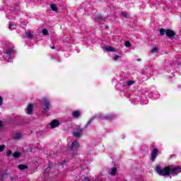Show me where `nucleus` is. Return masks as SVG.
<instances>
[{"instance_id":"nucleus-1","label":"nucleus","mask_w":181,"mask_h":181,"mask_svg":"<svg viewBox=\"0 0 181 181\" xmlns=\"http://www.w3.org/2000/svg\"><path fill=\"white\" fill-rule=\"evenodd\" d=\"M156 171L160 176H168V175H172V176H177L181 172V168L179 166H168L164 169H161L160 166H157Z\"/></svg>"},{"instance_id":"nucleus-2","label":"nucleus","mask_w":181,"mask_h":181,"mask_svg":"<svg viewBox=\"0 0 181 181\" xmlns=\"http://www.w3.org/2000/svg\"><path fill=\"white\" fill-rule=\"evenodd\" d=\"M42 101L45 105L42 112L44 114H46V112H47L49 110H50V102L46 98H43Z\"/></svg>"},{"instance_id":"nucleus-3","label":"nucleus","mask_w":181,"mask_h":181,"mask_svg":"<svg viewBox=\"0 0 181 181\" xmlns=\"http://www.w3.org/2000/svg\"><path fill=\"white\" fill-rule=\"evenodd\" d=\"M83 131H84V128L76 129V131L73 132V135L74 136H75V138H80L81 136H83Z\"/></svg>"},{"instance_id":"nucleus-4","label":"nucleus","mask_w":181,"mask_h":181,"mask_svg":"<svg viewBox=\"0 0 181 181\" xmlns=\"http://www.w3.org/2000/svg\"><path fill=\"white\" fill-rule=\"evenodd\" d=\"M13 53V49L9 48L7 50H6L4 53V59L7 60L8 62H9V59H11V55Z\"/></svg>"},{"instance_id":"nucleus-5","label":"nucleus","mask_w":181,"mask_h":181,"mask_svg":"<svg viewBox=\"0 0 181 181\" xmlns=\"http://www.w3.org/2000/svg\"><path fill=\"white\" fill-rule=\"evenodd\" d=\"M158 153H159V149L153 148L151 152V160L153 162H155V159H156V156H158Z\"/></svg>"},{"instance_id":"nucleus-6","label":"nucleus","mask_w":181,"mask_h":181,"mask_svg":"<svg viewBox=\"0 0 181 181\" xmlns=\"http://www.w3.org/2000/svg\"><path fill=\"white\" fill-rule=\"evenodd\" d=\"M175 35H176V33L173 30H170V29L166 30L165 35L167 36V37H169V39H172V37H175Z\"/></svg>"},{"instance_id":"nucleus-7","label":"nucleus","mask_w":181,"mask_h":181,"mask_svg":"<svg viewBox=\"0 0 181 181\" xmlns=\"http://www.w3.org/2000/svg\"><path fill=\"white\" fill-rule=\"evenodd\" d=\"M78 148H80V145L78 144V142L75 141L71 144L70 149L71 151H76L78 149Z\"/></svg>"},{"instance_id":"nucleus-8","label":"nucleus","mask_w":181,"mask_h":181,"mask_svg":"<svg viewBox=\"0 0 181 181\" xmlns=\"http://www.w3.org/2000/svg\"><path fill=\"white\" fill-rule=\"evenodd\" d=\"M33 111V105L30 104L27 107L26 112L27 114L30 115L32 114Z\"/></svg>"},{"instance_id":"nucleus-9","label":"nucleus","mask_w":181,"mask_h":181,"mask_svg":"<svg viewBox=\"0 0 181 181\" xmlns=\"http://www.w3.org/2000/svg\"><path fill=\"white\" fill-rule=\"evenodd\" d=\"M51 128H56L57 127H59V121L54 119L52 122H51Z\"/></svg>"},{"instance_id":"nucleus-10","label":"nucleus","mask_w":181,"mask_h":181,"mask_svg":"<svg viewBox=\"0 0 181 181\" xmlns=\"http://www.w3.org/2000/svg\"><path fill=\"white\" fill-rule=\"evenodd\" d=\"M105 50H106L107 52H112V53L117 52V49H115V48H113L111 46L105 47Z\"/></svg>"},{"instance_id":"nucleus-11","label":"nucleus","mask_w":181,"mask_h":181,"mask_svg":"<svg viewBox=\"0 0 181 181\" xmlns=\"http://www.w3.org/2000/svg\"><path fill=\"white\" fill-rule=\"evenodd\" d=\"M18 169H19V170H25V169H29V167L26 165L20 164L18 165Z\"/></svg>"},{"instance_id":"nucleus-12","label":"nucleus","mask_w":181,"mask_h":181,"mask_svg":"<svg viewBox=\"0 0 181 181\" xmlns=\"http://www.w3.org/2000/svg\"><path fill=\"white\" fill-rule=\"evenodd\" d=\"M72 115L74 118H78L81 114L80 113V111L75 110L72 112Z\"/></svg>"},{"instance_id":"nucleus-13","label":"nucleus","mask_w":181,"mask_h":181,"mask_svg":"<svg viewBox=\"0 0 181 181\" xmlns=\"http://www.w3.org/2000/svg\"><path fill=\"white\" fill-rule=\"evenodd\" d=\"M13 158H16V159H18V158H21V153L16 151L13 153Z\"/></svg>"},{"instance_id":"nucleus-14","label":"nucleus","mask_w":181,"mask_h":181,"mask_svg":"<svg viewBox=\"0 0 181 181\" xmlns=\"http://www.w3.org/2000/svg\"><path fill=\"white\" fill-rule=\"evenodd\" d=\"M165 33L166 34V30L165 28H161L160 30V36H165Z\"/></svg>"},{"instance_id":"nucleus-15","label":"nucleus","mask_w":181,"mask_h":181,"mask_svg":"<svg viewBox=\"0 0 181 181\" xmlns=\"http://www.w3.org/2000/svg\"><path fill=\"white\" fill-rule=\"evenodd\" d=\"M115 173H117V168H113L112 169V171H111V173H110V175H111L112 176H115Z\"/></svg>"},{"instance_id":"nucleus-16","label":"nucleus","mask_w":181,"mask_h":181,"mask_svg":"<svg viewBox=\"0 0 181 181\" xmlns=\"http://www.w3.org/2000/svg\"><path fill=\"white\" fill-rule=\"evenodd\" d=\"M21 138H22V134H21V133H18L14 136V139H21Z\"/></svg>"},{"instance_id":"nucleus-17","label":"nucleus","mask_w":181,"mask_h":181,"mask_svg":"<svg viewBox=\"0 0 181 181\" xmlns=\"http://www.w3.org/2000/svg\"><path fill=\"white\" fill-rule=\"evenodd\" d=\"M50 8L52 11H57V6H56V4H51Z\"/></svg>"},{"instance_id":"nucleus-18","label":"nucleus","mask_w":181,"mask_h":181,"mask_svg":"<svg viewBox=\"0 0 181 181\" xmlns=\"http://www.w3.org/2000/svg\"><path fill=\"white\" fill-rule=\"evenodd\" d=\"M42 35H49V30H47V29H43L42 30Z\"/></svg>"},{"instance_id":"nucleus-19","label":"nucleus","mask_w":181,"mask_h":181,"mask_svg":"<svg viewBox=\"0 0 181 181\" xmlns=\"http://www.w3.org/2000/svg\"><path fill=\"white\" fill-rule=\"evenodd\" d=\"M124 46H125L126 47H131V42H130L129 41H126V42H124Z\"/></svg>"},{"instance_id":"nucleus-20","label":"nucleus","mask_w":181,"mask_h":181,"mask_svg":"<svg viewBox=\"0 0 181 181\" xmlns=\"http://www.w3.org/2000/svg\"><path fill=\"white\" fill-rule=\"evenodd\" d=\"M127 84V86H132L133 84H135V81H128Z\"/></svg>"},{"instance_id":"nucleus-21","label":"nucleus","mask_w":181,"mask_h":181,"mask_svg":"<svg viewBox=\"0 0 181 181\" xmlns=\"http://www.w3.org/2000/svg\"><path fill=\"white\" fill-rule=\"evenodd\" d=\"M25 37L27 39H30V37H32V34L30 33H25Z\"/></svg>"},{"instance_id":"nucleus-22","label":"nucleus","mask_w":181,"mask_h":181,"mask_svg":"<svg viewBox=\"0 0 181 181\" xmlns=\"http://www.w3.org/2000/svg\"><path fill=\"white\" fill-rule=\"evenodd\" d=\"M8 29H9L10 30H15V29H16V28L13 27V25L12 24H10V25H8Z\"/></svg>"},{"instance_id":"nucleus-23","label":"nucleus","mask_w":181,"mask_h":181,"mask_svg":"<svg viewBox=\"0 0 181 181\" xmlns=\"http://www.w3.org/2000/svg\"><path fill=\"white\" fill-rule=\"evenodd\" d=\"M122 16H124V18H128V16H129V15H128V13H127V12H123L121 13Z\"/></svg>"},{"instance_id":"nucleus-24","label":"nucleus","mask_w":181,"mask_h":181,"mask_svg":"<svg viewBox=\"0 0 181 181\" xmlns=\"http://www.w3.org/2000/svg\"><path fill=\"white\" fill-rule=\"evenodd\" d=\"M101 19H103V16L100 15L97 16L96 20L98 21L99 22H102Z\"/></svg>"},{"instance_id":"nucleus-25","label":"nucleus","mask_w":181,"mask_h":181,"mask_svg":"<svg viewBox=\"0 0 181 181\" xmlns=\"http://www.w3.org/2000/svg\"><path fill=\"white\" fill-rule=\"evenodd\" d=\"M151 53H158V47H154L151 49Z\"/></svg>"},{"instance_id":"nucleus-26","label":"nucleus","mask_w":181,"mask_h":181,"mask_svg":"<svg viewBox=\"0 0 181 181\" xmlns=\"http://www.w3.org/2000/svg\"><path fill=\"white\" fill-rule=\"evenodd\" d=\"M5 151V145L0 146V152H4Z\"/></svg>"},{"instance_id":"nucleus-27","label":"nucleus","mask_w":181,"mask_h":181,"mask_svg":"<svg viewBox=\"0 0 181 181\" xmlns=\"http://www.w3.org/2000/svg\"><path fill=\"white\" fill-rule=\"evenodd\" d=\"M90 124H91V120H89L87 124H86V126L84 127V129H86V128H88V125H90Z\"/></svg>"},{"instance_id":"nucleus-28","label":"nucleus","mask_w":181,"mask_h":181,"mask_svg":"<svg viewBox=\"0 0 181 181\" xmlns=\"http://www.w3.org/2000/svg\"><path fill=\"white\" fill-rule=\"evenodd\" d=\"M118 59H121V56L117 55L116 57H113V60H115V62H117Z\"/></svg>"},{"instance_id":"nucleus-29","label":"nucleus","mask_w":181,"mask_h":181,"mask_svg":"<svg viewBox=\"0 0 181 181\" xmlns=\"http://www.w3.org/2000/svg\"><path fill=\"white\" fill-rule=\"evenodd\" d=\"M11 155H12V151L8 150L6 153V156H11Z\"/></svg>"},{"instance_id":"nucleus-30","label":"nucleus","mask_w":181,"mask_h":181,"mask_svg":"<svg viewBox=\"0 0 181 181\" xmlns=\"http://www.w3.org/2000/svg\"><path fill=\"white\" fill-rule=\"evenodd\" d=\"M4 103V99L2 98V97L0 96V105H2Z\"/></svg>"},{"instance_id":"nucleus-31","label":"nucleus","mask_w":181,"mask_h":181,"mask_svg":"<svg viewBox=\"0 0 181 181\" xmlns=\"http://www.w3.org/2000/svg\"><path fill=\"white\" fill-rule=\"evenodd\" d=\"M85 180L84 181H88V180H90L89 179H88V177H85Z\"/></svg>"},{"instance_id":"nucleus-32","label":"nucleus","mask_w":181,"mask_h":181,"mask_svg":"<svg viewBox=\"0 0 181 181\" xmlns=\"http://www.w3.org/2000/svg\"><path fill=\"white\" fill-rule=\"evenodd\" d=\"M107 118H108V117L105 116V117H102V119H107Z\"/></svg>"},{"instance_id":"nucleus-33","label":"nucleus","mask_w":181,"mask_h":181,"mask_svg":"<svg viewBox=\"0 0 181 181\" xmlns=\"http://www.w3.org/2000/svg\"><path fill=\"white\" fill-rule=\"evenodd\" d=\"M0 127H2V121H0Z\"/></svg>"},{"instance_id":"nucleus-34","label":"nucleus","mask_w":181,"mask_h":181,"mask_svg":"<svg viewBox=\"0 0 181 181\" xmlns=\"http://www.w3.org/2000/svg\"><path fill=\"white\" fill-rule=\"evenodd\" d=\"M141 58H139L138 59H137V62H141Z\"/></svg>"},{"instance_id":"nucleus-35","label":"nucleus","mask_w":181,"mask_h":181,"mask_svg":"<svg viewBox=\"0 0 181 181\" xmlns=\"http://www.w3.org/2000/svg\"><path fill=\"white\" fill-rule=\"evenodd\" d=\"M51 49H54V46H52V47H51Z\"/></svg>"},{"instance_id":"nucleus-36","label":"nucleus","mask_w":181,"mask_h":181,"mask_svg":"<svg viewBox=\"0 0 181 181\" xmlns=\"http://www.w3.org/2000/svg\"><path fill=\"white\" fill-rule=\"evenodd\" d=\"M107 28H108V26H106Z\"/></svg>"}]
</instances>
